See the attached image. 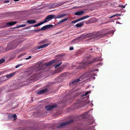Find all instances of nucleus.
Instances as JSON below:
<instances>
[{
  "instance_id": "1",
  "label": "nucleus",
  "mask_w": 130,
  "mask_h": 130,
  "mask_svg": "<svg viewBox=\"0 0 130 130\" xmlns=\"http://www.w3.org/2000/svg\"><path fill=\"white\" fill-rule=\"evenodd\" d=\"M95 71H98V70L97 69L96 70H93L91 71H88L87 72L82 75L80 79H76L72 82L70 83L69 85L71 86H72L74 85H75L77 83L79 82L80 80V79H84L88 77H91L92 76H94L96 75V73L94 72Z\"/></svg>"
},
{
  "instance_id": "36",
  "label": "nucleus",
  "mask_w": 130,
  "mask_h": 130,
  "mask_svg": "<svg viewBox=\"0 0 130 130\" xmlns=\"http://www.w3.org/2000/svg\"><path fill=\"white\" fill-rule=\"evenodd\" d=\"M97 67H99V66H101L102 65V63L100 62H99L98 63V64H97Z\"/></svg>"
},
{
  "instance_id": "47",
  "label": "nucleus",
  "mask_w": 130,
  "mask_h": 130,
  "mask_svg": "<svg viewBox=\"0 0 130 130\" xmlns=\"http://www.w3.org/2000/svg\"><path fill=\"white\" fill-rule=\"evenodd\" d=\"M34 27H37V25H36V24H35V25L34 26Z\"/></svg>"
},
{
  "instance_id": "25",
  "label": "nucleus",
  "mask_w": 130,
  "mask_h": 130,
  "mask_svg": "<svg viewBox=\"0 0 130 130\" xmlns=\"http://www.w3.org/2000/svg\"><path fill=\"white\" fill-rule=\"evenodd\" d=\"M62 62H60L58 64H56L55 66V68H57L60 65H61V64H62Z\"/></svg>"
},
{
  "instance_id": "45",
  "label": "nucleus",
  "mask_w": 130,
  "mask_h": 130,
  "mask_svg": "<svg viewBox=\"0 0 130 130\" xmlns=\"http://www.w3.org/2000/svg\"><path fill=\"white\" fill-rule=\"evenodd\" d=\"M116 23L117 24H121V23H120L118 21L116 22Z\"/></svg>"
},
{
  "instance_id": "55",
  "label": "nucleus",
  "mask_w": 130,
  "mask_h": 130,
  "mask_svg": "<svg viewBox=\"0 0 130 130\" xmlns=\"http://www.w3.org/2000/svg\"><path fill=\"white\" fill-rule=\"evenodd\" d=\"M26 74H27V72Z\"/></svg>"
},
{
  "instance_id": "54",
  "label": "nucleus",
  "mask_w": 130,
  "mask_h": 130,
  "mask_svg": "<svg viewBox=\"0 0 130 130\" xmlns=\"http://www.w3.org/2000/svg\"><path fill=\"white\" fill-rule=\"evenodd\" d=\"M42 69V68H41V69H39V70H41V69Z\"/></svg>"
},
{
  "instance_id": "56",
  "label": "nucleus",
  "mask_w": 130,
  "mask_h": 130,
  "mask_svg": "<svg viewBox=\"0 0 130 130\" xmlns=\"http://www.w3.org/2000/svg\"><path fill=\"white\" fill-rule=\"evenodd\" d=\"M92 110V109H91L90 110Z\"/></svg>"
},
{
  "instance_id": "53",
  "label": "nucleus",
  "mask_w": 130,
  "mask_h": 130,
  "mask_svg": "<svg viewBox=\"0 0 130 130\" xmlns=\"http://www.w3.org/2000/svg\"><path fill=\"white\" fill-rule=\"evenodd\" d=\"M60 32H58V33H57V34H59V33Z\"/></svg>"
},
{
  "instance_id": "42",
  "label": "nucleus",
  "mask_w": 130,
  "mask_h": 130,
  "mask_svg": "<svg viewBox=\"0 0 130 130\" xmlns=\"http://www.w3.org/2000/svg\"><path fill=\"white\" fill-rule=\"evenodd\" d=\"M89 112V111H88V112H85V113H84V114L86 115H87L88 114V113Z\"/></svg>"
},
{
  "instance_id": "30",
  "label": "nucleus",
  "mask_w": 130,
  "mask_h": 130,
  "mask_svg": "<svg viewBox=\"0 0 130 130\" xmlns=\"http://www.w3.org/2000/svg\"><path fill=\"white\" fill-rule=\"evenodd\" d=\"M26 26V25L25 24H23V25H20L18 27H24L25 26Z\"/></svg>"
},
{
  "instance_id": "2",
  "label": "nucleus",
  "mask_w": 130,
  "mask_h": 130,
  "mask_svg": "<svg viewBox=\"0 0 130 130\" xmlns=\"http://www.w3.org/2000/svg\"><path fill=\"white\" fill-rule=\"evenodd\" d=\"M103 60V59L100 57L96 58L93 61H83L80 65L79 67L80 68H84L88 64H90L95 62L100 61Z\"/></svg>"
},
{
  "instance_id": "7",
  "label": "nucleus",
  "mask_w": 130,
  "mask_h": 130,
  "mask_svg": "<svg viewBox=\"0 0 130 130\" xmlns=\"http://www.w3.org/2000/svg\"><path fill=\"white\" fill-rule=\"evenodd\" d=\"M89 16L88 15H85L84 16L80 18H79L76 20L72 21L71 22L72 23H76L78 21H79L81 20H82L84 19H85L86 18H89Z\"/></svg>"
},
{
  "instance_id": "10",
  "label": "nucleus",
  "mask_w": 130,
  "mask_h": 130,
  "mask_svg": "<svg viewBox=\"0 0 130 130\" xmlns=\"http://www.w3.org/2000/svg\"><path fill=\"white\" fill-rule=\"evenodd\" d=\"M17 23L16 21L11 22L7 23L5 25L4 27H7L10 26L12 25L16 24Z\"/></svg>"
},
{
  "instance_id": "13",
  "label": "nucleus",
  "mask_w": 130,
  "mask_h": 130,
  "mask_svg": "<svg viewBox=\"0 0 130 130\" xmlns=\"http://www.w3.org/2000/svg\"><path fill=\"white\" fill-rule=\"evenodd\" d=\"M66 15V14H59L57 15H55V19H61Z\"/></svg>"
},
{
  "instance_id": "5",
  "label": "nucleus",
  "mask_w": 130,
  "mask_h": 130,
  "mask_svg": "<svg viewBox=\"0 0 130 130\" xmlns=\"http://www.w3.org/2000/svg\"><path fill=\"white\" fill-rule=\"evenodd\" d=\"M93 33L84 34L80 36L81 39H83L84 38H89L93 36Z\"/></svg>"
},
{
  "instance_id": "40",
  "label": "nucleus",
  "mask_w": 130,
  "mask_h": 130,
  "mask_svg": "<svg viewBox=\"0 0 130 130\" xmlns=\"http://www.w3.org/2000/svg\"><path fill=\"white\" fill-rule=\"evenodd\" d=\"M64 4V3H61L60 4H59V5L58 6H61V5H63Z\"/></svg>"
},
{
  "instance_id": "3",
  "label": "nucleus",
  "mask_w": 130,
  "mask_h": 130,
  "mask_svg": "<svg viewBox=\"0 0 130 130\" xmlns=\"http://www.w3.org/2000/svg\"><path fill=\"white\" fill-rule=\"evenodd\" d=\"M53 19H55V15L53 14L49 15L45 18L43 22L45 23Z\"/></svg>"
},
{
  "instance_id": "43",
  "label": "nucleus",
  "mask_w": 130,
  "mask_h": 130,
  "mask_svg": "<svg viewBox=\"0 0 130 130\" xmlns=\"http://www.w3.org/2000/svg\"><path fill=\"white\" fill-rule=\"evenodd\" d=\"M61 22H60V21H59L57 23V25H59L60 24Z\"/></svg>"
},
{
  "instance_id": "15",
  "label": "nucleus",
  "mask_w": 130,
  "mask_h": 130,
  "mask_svg": "<svg viewBox=\"0 0 130 130\" xmlns=\"http://www.w3.org/2000/svg\"><path fill=\"white\" fill-rule=\"evenodd\" d=\"M39 77L37 74H36L32 75L30 79L31 80H37V78Z\"/></svg>"
},
{
  "instance_id": "12",
  "label": "nucleus",
  "mask_w": 130,
  "mask_h": 130,
  "mask_svg": "<svg viewBox=\"0 0 130 130\" xmlns=\"http://www.w3.org/2000/svg\"><path fill=\"white\" fill-rule=\"evenodd\" d=\"M81 39L80 36L77 39H75L72 40L71 42V43H75L78 42L79 41L81 40Z\"/></svg>"
},
{
  "instance_id": "51",
  "label": "nucleus",
  "mask_w": 130,
  "mask_h": 130,
  "mask_svg": "<svg viewBox=\"0 0 130 130\" xmlns=\"http://www.w3.org/2000/svg\"><path fill=\"white\" fill-rule=\"evenodd\" d=\"M110 22V21H108V22H106V23H106V24H107V23H108L109 22Z\"/></svg>"
},
{
  "instance_id": "39",
  "label": "nucleus",
  "mask_w": 130,
  "mask_h": 130,
  "mask_svg": "<svg viewBox=\"0 0 130 130\" xmlns=\"http://www.w3.org/2000/svg\"><path fill=\"white\" fill-rule=\"evenodd\" d=\"M23 55L22 54H21L20 55H19L18 56V58H19L20 57H22Z\"/></svg>"
},
{
  "instance_id": "18",
  "label": "nucleus",
  "mask_w": 130,
  "mask_h": 130,
  "mask_svg": "<svg viewBox=\"0 0 130 130\" xmlns=\"http://www.w3.org/2000/svg\"><path fill=\"white\" fill-rule=\"evenodd\" d=\"M15 73L14 72L9 74L6 75V78H9L14 76L15 75Z\"/></svg>"
},
{
  "instance_id": "49",
  "label": "nucleus",
  "mask_w": 130,
  "mask_h": 130,
  "mask_svg": "<svg viewBox=\"0 0 130 130\" xmlns=\"http://www.w3.org/2000/svg\"><path fill=\"white\" fill-rule=\"evenodd\" d=\"M20 0H14L15 1L17 2L19 1Z\"/></svg>"
},
{
  "instance_id": "23",
  "label": "nucleus",
  "mask_w": 130,
  "mask_h": 130,
  "mask_svg": "<svg viewBox=\"0 0 130 130\" xmlns=\"http://www.w3.org/2000/svg\"><path fill=\"white\" fill-rule=\"evenodd\" d=\"M90 92V91H87L85 92V93H83L82 95V96H85L86 95Z\"/></svg>"
},
{
  "instance_id": "17",
  "label": "nucleus",
  "mask_w": 130,
  "mask_h": 130,
  "mask_svg": "<svg viewBox=\"0 0 130 130\" xmlns=\"http://www.w3.org/2000/svg\"><path fill=\"white\" fill-rule=\"evenodd\" d=\"M84 13V11H80L75 13L74 14L77 15H82Z\"/></svg>"
},
{
  "instance_id": "50",
  "label": "nucleus",
  "mask_w": 130,
  "mask_h": 130,
  "mask_svg": "<svg viewBox=\"0 0 130 130\" xmlns=\"http://www.w3.org/2000/svg\"><path fill=\"white\" fill-rule=\"evenodd\" d=\"M89 50L90 51H92L93 50V49H90Z\"/></svg>"
},
{
  "instance_id": "52",
  "label": "nucleus",
  "mask_w": 130,
  "mask_h": 130,
  "mask_svg": "<svg viewBox=\"0 0 130 130\" xmlns=\"http://www.w3.org/2000/svg\"><path fill=\"white\" fill-rule=\"evenodd\" d=\"M97 37H96V38H97ZM96 38V36H95V37L94 38Z\"/></svg>"
},
{
  "instance_id": "34",
  "label": "nucleus",
  "mask_w": 130,
  "mask_h": 130,
  "mask_svg": "<svg viewBox=\"0 0 130 130\" xmlns=\"http://www.w3.org/2000/svg\"><path fill=\"white\" fill-rule=\"evenodd\" d=\"M31 57H32L31 56H29L28 57L26 58H25V59L27 60V59L31 58Z\"/></svg>"
},
{
  "instance_id": "11",
  "label": "nucleus",
  "mask_w": 130,
  "mask_h": 130,
  "mask_svg": "<svg viewBox=\"0 0 130 130\" xmlns=\"http://www.w3.org/2000/svg\"><path fill=\"white\" fill-rule=\"evenodd\" d=\"M51 42H48L44 44L41 45L37 47L38 49H40L41 48H43L47 46L49 44H51Z\"/></svg>"
},
{
  "instance_id": "24",
  "label": "nucleus",
  "mask_w": 130,
  "mask_h": 130,
  "mask_svg": "<svg viewBox=\"0 0 130 130\" xmlns=\"http://www.w3.org/2000/svg\"><path fill=\"white\" fill-rule=\"evenodd\" d=\"M44 23V22L43 21L39 23H38L37 24H36L37 27L40 26V25Z\"/></svg>"
},
{
  "instance_id": "21",
  "label": "nucleus",
  "mask_w": 130,
  "mask_h": 130,
  "mask_svg": "<svg viewBox=\"0 0 130 130\" xmlns=\"http://www.w3.org/2000/svg\"><path fill=\"white\" fill-rule=\"evenodd\" d=\"M6 80V76H4L0 78V82H2Z\"/></svg>"
},
{
  "instance_id": "32",
  "label": "nucleus",
  "mask_w": 130,
  "mask_h": 130,
  "mask_svg": "<svg viewBox=\"0 0 130 130\" xmlns=\"http://www.w3.org/2000/svg\"><path fill=\"white\" fill-rule=\"evenodd\" d=\"M17 118V116L15 114H14L12 115V118Z\"/></svg>"
},
{
  "instance_id": "16",
  "label": "nucleus",
  "mask_w": 130,
  "mask_h": 130,
  "mask_svg": "<svg viewBox=\"0 0 130 130\" xmlns=\"http://www.w3.org/2000/svg\"><path fill=\"white\" fill-rule=\"evenodd\" d=\"M47 90V89H46L40 90L38 91L37 93L38 94H42L45 93Z\"/></svg>"
},
{
  "instance_id": "9",
  "label": "nucleus",
  "mask_w": 130,
  "mask_h": 130,
  "mask_svg": "<svg viewBox=\"0 0 130 130\" xmlns=\"http://www.w3.org/2000/svg\"><path fill=\"white\" fill-rule=\"evenodd\" d=\"M73 121V120H70L65 122L61 123L60 124L59 126H58V128H60L62 126H65L66 125L72 122Z\"/></svg>"
},
{
  "instance_id": "14",
  "label": "nucleus",
  "mask_w": 130,
  "mask_h": 130,
  "mask_svg": "<svg viewBox=\"0 0 130 130\" xmlns=\"http://www.w3.org/2000/svg\"><path fill=\"white\" fill-rule=\"evenodd\" d=\"M93 33L94 34L93 36H96V37H98V38H99V37H100L102 36L103 34L102 31H98L95 33Z\"/></svg>"
},
{
  "instance_id": "37",
  "label": "nucleus",
  "mask_w": 130,
  "mask_h": 130,
  "mask_svg": "<svg viewBox=\"0 0 130 130\" xmlns=\"http://www.w3.org/2000/svg\"><path fill=\"white\" fill-rule=\"evenodd\" d=\"M70 50H73V46H71L70 47Z\"/></svg>"
},
{
  "instance_id": "31",
  "label": "nucleus",
  "mask_w": 130,
  "mask_h": 130,
  "mask_svg": "<svg viewBox=\"0 0 130 130\" xmlns=\"http://www.w3.org/2000/svg\"><path fill=\"white\" fill-rule=\"evenodd\" d=\"M22 65V64H18L15 66V68H17L20 67V66H21Z\"/></svg>"
},
{
  "instance_id": "44",
  "label": "nucleus",
  "mask_w": 130,
  "mask_h": 130,
  "mask_svg": "<svg viewBox=\"0 0 130 130\" xmlns=\"http://www.w3.org/2000/svg\"><path fill=\"white\" fill-rule=\"evenodd\" d=\"M40 29H38V30H36H36H35V32H37V31H40Z\"/></svg>"
},
{
  "instance_id": "19",
  "label": "nucleus",
  "mask_w": 130,
  "mask_h": 130,
  "mask_svg": "<svg viewBox=\"0 0 130 130\" xmlns=\"http://www.w3.org/2000/svg\"><path fill=\"white\" fill-rule=\"evenodd\" d=\"M27 22L30 24H32L35 23L36 21L34 20H30L27 21Z\"/></svg>"
},
{
  "instance_id": "41",
  "label": "nucleus",
  "mask_w": 130,
  "mask_h": 130,
  "mask_svg": "<svg viewBox=\"0 0 130 130\" xmlns=\"http://www.w3.org/2000/svg\"><path fill=\"white\" fill-rule=\"evenodd\" d=\"M9 2V0H7V1H5L4 2V3H8Z\"/></svg>"
},
{
  "instance_id": "27",
  "label": "nucleus",
  "mask_w": 130,
  "mask_h": 130,
  "mask_svg": "<svg viewBox=\"0 0 130 130\" xmlns=\"http://www.w3.org/2000/svg\"><path fill=\"white\" fill-rule=\"evenodd\" d=\"M5 61V60L4 59H0V64H1Z\"/></svg>"
},
{
  "instance_id": "20",
  "label": "nucleus",
  "mask_w": 130,
  "mask_h": 130,
  "mask_svg": "<svg viewBox=\"0 0 130 130\" xmlns=\"http://www.w3.org/2000/svg\"><path fill=\"white\" fill-rule=\"evenodd\" d=\"M84 22H81L77 24L76 25V26L77 27H80L82 26L84 24Z\"/></svg>"
},
{
  "instance_id": "29",
  "label": "nucleus",
  "mask_w": 130,
  "mask_h": 130,
  "mask_svg": "<svg viewBox=\"0 0 130 130\" xmlns=\"http://www.w3.org/2000/svg\"><path fill=\"white\" fill-rule=\"evenodd\" d=\"M46 41V39L44 40H42L40 41V43H44Z\"/></svg>"
},
{
  "instance_id": "26",
  "label": "nucleus",
  "mask_w": 130,
  "mask_h": 130,
  "mask_svg": "<svg viewBox=\"0 0 130 130\" xmlns=\"http://www.w3.org/2000/svg\"><path fill=\"white\" fill-rule=\"evenodd\" d=\"M68 18L67 17L65 19H64L61 20L60 21V22L61 23L65 21H67L68 19Z\"/></svg>"
},
{
  "instance_id": "6",
  "label": "nucleus",
  "mask_w": 130,
  "mask_h": 130,
  "mask_svg": "<svg viewBox=\"0 0 130 130\" xmlns=\"http://www.w3.org/2000/svg\"><path fill=\"white\" fill-rule=\"evenodd\" d=\"M57 105L56 104H54L51 105H48L45 106V109L47 110H51L54 108L57 107Z\"/></svg>"
},
{
  "instance_id": "28",
  "label": "nucleus",
  "mask_w": 130,
  "mask_h": 130,
  "mask_svg": "<svg viewBox=\"0 0 130 130\" xmlns=\"http://www.w3.org/2000/svg\"><path fill=\"white\" fill-rule=\"evenodd\" d=\"M46 29V28L45 26H43L40 29V30H45Z\"/></svg>"
},
{
  "instance_id": "22",
  "label": "nucleus",
  "mask_w": 130,
  "mask_h": 130,
  "mask_svg": "<svg viewBox=\"0 0 130 130\" xmlns=\"http://www.w3.org/2000/svg\"><path fill=\"white\" fill-rule=\"evenodd\" d=\"M53 25H52L49 24V25H45V26L46 27V29H48L52 27H53Z\"/></svg>"
},
{
  "instance_id": "38",
  "label": "nucleus",
  "mask_w": 130,
  "mask_h": 130,
  "mask_svg": "<svg viewBox=\"0 0 130 130\" xmlns=\"http://www.w3.org/2000/svg\"><path fill=\"white\" fill-rule=\"evenodd\" d=\"M116 15H117V14H115V15H113L110 17H109V18H112L114 17V16H116Z\"/></svg>"
},
{
  "instance_id": "35",
  "label": "nucleus",
  "mask_w": 130,
  "mask_h": 130,
  "mask_svg": "<svg viewBox=\"0 0 130 130\" xmlns=\"http://www.w3.org/2000/svg\"><path fill=\"white\" fill-rule=\"evenodd\" d=\"M8 118H12V115H10L8 116Z\"/></svg>"
},
{
  "instance_id": "4",
  "label": "nucleus",
  "mask_w": 130,
  "mask_h": 130,
  "mask_svg": "<svg viewBox=\"0 0 130 130\" xmlns=\"http://www.w3.org/2000/svg\"><path fill=\"white\" fill-rule=\"evenodd\" d=\"M22 42V41L20 39H18L16 41V42L17 44V45L15 47H11L10 48V46L8 45L6 49L7 50H11L13 49H14L16 48V46H17L19 44H20Z\"/></svg>"
},
{
  "instance_id": "8",
  "label": "nucleus",
  "mask_w": 130,
  "mask_h": 130,
  "mask_svg": "<svg viewBox=\"0 0 130 130\" xmlns=\"http://www.w3.org/2000/svg\"><path fill=\"white\" fill-rule=\"evenodd\" d=\"M59 61V60L56 59L50 61H49L47 63H45L44 65L46 66H49L52 64L54 62H55L56 63H58V62Z\"/></svg>"
},
{
  "instance_id": "33",
  "label": "nucleus",
  "mask_w": 130,
  "mask_h": 130,
  "mask_svg": "<svg viewBox=\"0 0 130 130\" xmlns=\"http://www.w3.org/2000/svg\"><path fill=\"white\" fill-rule=\"evenodd\" d=\"M119 7H121L122 8H125V6L123 5H119Z\"/></svg>"
},
{
  "instance_id": "48",
  "label": "nucleus",
  "mask_w": 130,
  "mask_h": 130,
  "mask_svg": "<svg viewBox=\"0 0 130 130\" xmlns=\"http://www.w3.org/2000/svg\"><path fill=\"white\" fill-rule=\"evenodd\" d=\"M117 14V15H118L119 16H121V14Z\"/></svg>"
},
{
  "instance_id": "46",
  "label": "nucleus",
  "mask_w": 130,
  "mask_h": 130,
  "mask_svg": "<svg viewBox=\"0 0 130 130\" xmlns=\"http://www.w3.org/2000/svg\"><path fill=\"white\" fill-rule=\"evenodd\" d=\"M4 73V71H2L0 72V75L2 73Z\"/></svg>"
}]
</instances>
